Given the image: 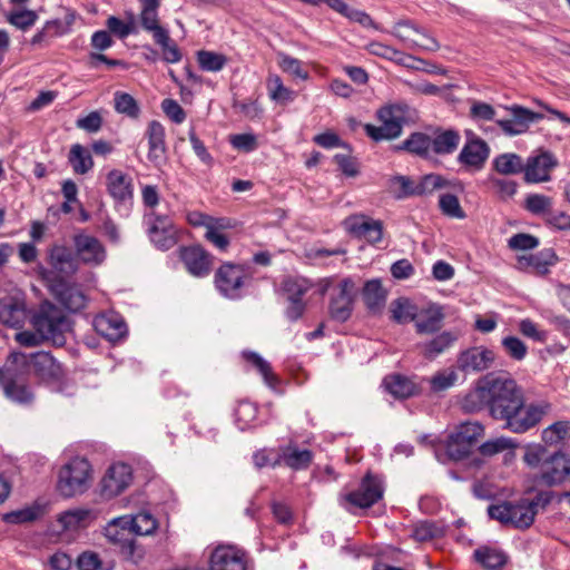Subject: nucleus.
I'll return each instance as SVG.
<instances>
[{
	"label": "nucleus",
	"mask_w": 570,
	"mask_h": 570,
	"mask_svg": "<svg viewBox=\"0 0 570 570\" xmlns=\"http://www.w3.org/2000/svg\"><path fill=\"white\" fill-rule=\"evenodd\" d=\"M460 140V134L454 129L436 132L434 137H431L432 154L450 155L456 150Z\"/></svg>",
	"instance_id": "obj_40"
},
{
	"label": "nucleus",
	"mask_w": 570,
	"mask_h": 570,
	"mask_svg": "<svg viewBox=\"0 0 570 570\" xmlns=\"http://www.w3.org/2000/svg\"><path fill=\"white\" fill-rule=\"evenodd\" d=\"M283 288L287 294V299H302L311 288V284L304 278L288 277L284 281Z\"/></svg>",
	"instance_id": "obj_60"
},
{
	"label": "nucleus",
	"mask_w": 570,
	"mask_h": 570,
	"mask_svg": "<svg viewBox=\"0 0 570 570\" xmlns=\"http://www.w3.org/2000/svg\"><path fill=\"white\" fill-rule=\"evenodd\" d=\"M473 556L485 570H501L508 561L502 550L487 546L478 548Z\"/></svg>",
	"instance_id": "obj_39"
},
{
	"label": "nucleus",
	"mask_w": 570,
	"mask_h": 570,
	"mask_svg": "<svg viewBox=\"0 0 570 570\" xmlns=\"http://www.w3.org/2000/svg\"><path fill=\"white\" fill-rule=\"evenodd\" d=\"M504 353L514 361H523L528 354V347L523 341L517 336H505L501 341Z\"/></svg>",
	"instance_id": "obj_56"
},
{
	"label": "nucleus",
	"mask_w": 570,
	"mask_h": 570,
	"mask_svg": "<svg viewBox=\"0 0 570 570\" xmlns=\"http://www.w3.org/2000/svg\"><path fill=\"white\" fill-rule=\"evenodd\" d=\"M523 395L513 379L491 373L478 380L475 387L465 395L463 407L468 412H476L487 406L493 419L504 421Z\"/></svg>",
	"instance_id": "obj_1"
},
{
	"label": "nucleus",
	"mask_w": 570,
	"mask_h": 570,
	"mask_svg": "<svg viewBox=\"0 0 570 570\" xmlns=\"http://www.w3.org/2000/svg\"><path fill=\"white\" fill-rule=\"evenodd\" d=\"M446 184L445 179L436 174L425 175L417 184H416V194L417 196L432 194L434 190L444 187Z\"/></svg>",
	"instance_id": "obj_64"
},
{
	"label": "nucleus",
	"mask_w": 570,
	"mask_h": 570,
	"mask_svg": "<svg viewBox=\"0 0 570 570\" xmlns=\"http://www.w3.org/2000/svg\"><path fill=\"white\" fill-rule=\"evenodd\" d=\"M127 518H116L110 521L106 529V538L114 544L119 546L120 553L129 561L138 563L144 558V550L137 546L129 524H126Z\"/></svg>",
	"instance_id": "obj_10"
},
{
	"label": "nucleus",
	"mask_w": 570,
	"mask_h": 570,
	"mask_svg": "<svg viewBox=\"0 0 570 570\" xmlns=\"http://www.w3.org/2000/svg\"><path fill=\"white\" fill-rule=\"evenodd\" d=\"M569 475L570 456L557 451L543 461L537 480L547 487H554L563 483Z\"/></svg>",
	"instance_id": "obj_18"
},
{
	"label": "nucleus",
	"mask_w": 570,
	"mask_h": 570,
	"mask_svg": "<svg viewBox=\"0 0 570 570\" xmlns=\"http://www.w3.org/2000/svg\"><path fill=\"white\" fill-rule=\"evenodd\" d=\"M355 284L352 278L342 279L334 288L330 302V314L333 320L345 322L353 311Z\"/></svg>",
	"instance_id": "obj_20"
},
{
	"label": "nucleus",
	"mask_w": 570,
	"mask_h": 570,
	"mask_svg": "<svg viewBox=\"0 0 570 570\" xmlns=\"http://www.w3.org/2000/svg\"><path fill=\"white\" fill-rule=\"evenodd\" d=\"M24 374L13 370V366L7 361L4 366L0 368V383L3 385L4 395L9 400L28 405L33 402L35 394L30 385L20 377Z\"/></svg>",
	"instance_id": "obj_13"
},
{
	"label": "nucleus",
	"mask_w": 570,
	"mask_h": 570,
	"mask_svg": "<svg viewBox=\"0 0 570 570\" xmlns=\"http://www.w3.org/2000/svg\"><path fill=\"white\" fill-rule=\"evenodd\" d=\"M537 512L538 510L532 508L529 499L503 501L488 508V514L491 519L521 530L528 529L533 523Z\"/></svg>",
	"instance_id": "obj_6"
},
{
	"label": "nucleus",
	"mask_w": 570,
	"mask_h": 570,
	"mask_svg": "<svg viewBox=\"0 0 570 570\" xmlns=\"http://www.w3.org/2000/svg\"><path fill=\"white\" fill-rule=\"evenodd\" d=\"M443 534L442 528L431 521L416 523L412 530V537L420 542L430 541Z\"/></svg>",
	"instance_id": "obj_58"
},
{
	"label": "nucleus",
	"mask_w": 570,
	"mask_h": 570,
	"mask_svg": "<svg viewBox=\"0 0 570 570\" xmlns=\"http://www.w3.org/2000/svg\"><path fill=\"white\" fill-rule=\"evenodd\" d=\"M114 107L118 114L136 119L140 115V108L137 100L129 94L116 91L114 95Z\"/></svg>",
	"instance_id": "obj_51"
},
{
	"label": "nucleus",
	"mask_w": 570,
	"mask_h": 570,
	"mask_svg": "<svg viewBox=\"0 0 570 570\" xmlns=\"http://www.w3.org/2000/svg\"><path fill=\"white\" fill-rule=\"evenodd\" d=\"M557 165L552 154L547 151L529 157L524 167V180L529 184L548 181L550 180V170Z\"/></svg>",
	"instance_id": "obj_29"
},
{
	"label": "nucleus",
	"mask_w": 570,
	"mask_h": 570,
	"mask_svg": "<svg viewBox=\"0 0 570 570\" xmlns=\"http://www.w3.org/2000/svg\"><path fill=\"white\" fill-rule=\"evenodd\" d=\"M511 114L510 119H499L497 125L507 136H518L527 132L531 124L543 119V115L534 112L519 105L507 107Z\"/></svg>",
	"instance_id": "obj_21"
},
{
	"label": "nucleus",
	"mask_w": 570,
	"mask_h": 570,
	"mask_svg": "<svg viewBox=\"0 0 570 570\" xmlns=\"http://www.w3.org/2000/svg\"><path fill=\"white\" fill-rule=\"evenodd\" d=\"M69 163L76 174L85 175L94 166L90 153L79 144L71 147L69 153Z\"/></svg>",
	"instance_id": "obj_48"
},
{
	"label": "nucleus",
	"mask_w": 570,
	"mask_h": 570,
	"mask_svg": "<svg viewBox=\"0 0 570 570\" xmlns=\"http://www.w3.org/2000/svg\"><path fill=\"white\" fill-rule=\"evenodd\" d=\"M196 56L197 62L200 69L204 71L218 72L227 63V57L223 53L208 50H199Z\"/></svg>",
	"instance_id": "obj_53"
},
{
	"label": "nucleus",
	"mask_w": 570,
	"mask_h": 570,
	"mask_svg": "<svg viewBox=\"0 0 570 570\" xmlns=\"http://www.w3.org/2000/svg\"><path fill=\"white\" fill-rule=\"evenodd\" d=\"M31 324L37 334L55 345L65 344V333L70 323L65 312L49 301H43L31 317Z\"/></svg>",
	"instance_id": "obj_4"
},
{
	"label": "nucleus",
	"mask_w": 570,
	"mask_h": 570,
	"mask_svg": "<svg viewBox=\"0 0 570 570\" xmlns=\"http://www.w3.org/2000/svg\"><path fill=\"white\" fill-rule=\"evenodd\" d=\"M553 200L542 194H530L525 198L524 208L533 215L543 216L544 219L552 210Z\"/></svg>",
	"instance_id": "obj_54"
},
{
	"label": "nucleus",
	"mask_w": 570,
	"mask_h": 570,
	"mask_svg": "<svg viewBox=\"0 0 570 570\" xmlns=\"http://www.w3.org/2000/svg\"><path fill=\"white\" fill-rule=\"evenodd\" d=\"M444 312L440 305L433 304L417 314L414 326L417 334H433L441 330Z\"/></svg>",
	"instance_id": "obj_31"
},
{
	"label": "nucleus",
	"mask_w": 570,
	"mask_h": 570,
	"mask_svg": "<svg viewBox=\"0 0 570 570\" xmlns=\"http://www.w3.org/2000/svg\"><path fill=\"white\" fill-rule=\"evenodd\" d=\"M570 438V422L557 421L542 430L541 439L546 445H557Z\"/></svg>",
	"instance_id": "obj_47"
},
{
	"label": "nucleus",
	"mask_w": 570,
	"mask_h": 570,
	"mask_svg": "<svg viewBox=\"0 0 570 570\" xmlns=\"http://www.w3.org/2000/svg\"><path fill=\"white\" fill-rule=\"evenodd\" d=\"M244 358L250 363L263 376L264 382L272 389H275L279 383L276 374H274L271 364L265 361L259 354L255 352H244Z\"/></svg>",
	"instance_id": "obj_46"
},
{
	"label": "nucleus",
	"mask_w": 570,
	"mask_h": 570,
	"mask_svg": "<svg viewBox=\"0 0 570 570\" xmlns=\"http://www.w3.org/2000/svg\"><path fill=\"white\" fill-rule=\"evenodd\" d=\"M38 20V14L33 10L23 9L12 11L7 14V21L16 28L26 31L31 28Z\"/></svg>",
	"instance_id": "obj_57"
},
{
	"label": "nucleus",
	"mask_w": 570,
	"mask_h": 570,
	"mask_svg": "<svg viewBox=\"0 0 570 570\" xmlns=\"http://www.w3.org/2000/svg\"><path fill=\"white\" fill-rule=\"evenodd\" d=\"M392 35L410 48H421L426 51H438L440 49V43L433 36L410 20L397 21L393 27Z\"/></svg>",
	"instance_id": "obj_14"
},
{
	"label": "nucleus",
	"mask_w": 570,
	"mask_h": 570,
	"mask_svg": "<svg viewBox=\"0 0 570 570\" xmlns=\"http://www.w3.org/2000/svg\"><path fill=\"white\" fill-rule=\"evenodd\" d=\"M180 259L190 275L200 278L210 274L214 264V256L200 245L181 247Z\"/></svg>",
	"instance_id": "obj_22"
},
{
	"label": "nucleus",
	"mask_w": 570,
	"mask_h": 570,
	"mask_svg": "<svg viewBox=\"0 0 570 570\" xmlns=\"http://www.w3.org/2000/svg\"><path fill=\"white\" fill-rule=\"evenodd\" d=\"M389 190L397 199L417 196L414 180L402 175H395L389 179Z\"/></svg>",
	"instance_id": "obj_49"
},
{
	"label": "nucleus",
	"mask_w": 570,
	"mask_h": 570,
	"mask_svg": "<svg viewBox=\"0 0 570 570\" xmlns=\"http://www.w3.org/2000/svg\"><path fill=\"white\" fill-rule=\"evenodd\" d=\"M247 279L246 269L238 264L224 263L215 273L214 284L216 289L226 298L238 299L242 297V288Z\"/></svg>",
	"instance_id": "obj_11"
},
{
	"label": "nucleus",
	"mask_w": 570,
	"mask_h": 570,
	"mask_svg": "<svg viewBox=\"0 0 570 570\" xmlns=\"http://www.w3.org/2000/svg\"><path fill=\"white\" fill-rule=\"evenodd\" d=\"M377 118L381 126L367 124L364 126L366 135L375 141L391 140L402 134L405 122V110L400 105H390L382 107L377 111Z\"/></svg>",
	"instance_id": "obj_9"
},
{
	"label": "nucleus",
	"mask_w": 570,
	"mask_h": 570,
	"mask_svg": "<svg viewBox=\"0 0 570 570\" xmlns=\"http://www.w3.org/2000/svg\"><path fill=\"white\" fill-rule=\"evenodd\" d=\"M47 263L48 267L38 268V276L43 285L52 284L55 288L60 285L58 281L72 276L79 269L73 249L62 244H53L47 249Z\"/></svg>",
	"instance_id": "obj_5"
},
{
	"label": "nucleus",
	"mask_w": 570,
	"mask_h": 570,
	"mask_svg": "<svg viewBox=\"0 0 570 570\" xmlns=\"http://www.w3.org/2000/svg\"><path fill=\"white\" fill-rule=\"evenodd\" d=\"M40 514L39 508L31 507L21 510L12 511L3 515V520L7 523L20 524L26 522H32L38 519Z\"/></svg>",
	"instance_id": "obj_63"
},
{
	"label": "nucleus",
	"mask_w": 570,
	"mask_h": 570,
	"mask_svg": "<svg viewBox=\"0 0 570 570\" xmlns=\"http://www.w3.org/2000/svg\"><path fill=\"white\" fill-rule=\"evenodd\" d=\"M125 523L130 525L132 534L149 535L157 529V521L149 512H139Z\"/></svg>",
	"instance_id": "obj_52"
},
{
	"label": "nucleus",
	"mask_w": 570,
	"mask_h": 570,
	"mask_svg": "<svg viewBox=\"0 0 570 570\" xmlns=\"http://www.w3.org/2000/svg\"><path fill=\"white\" fill-rule=\"evenodd\" d=\"M548 450L544 445L541 444H533L527 446L524 454H523V461L524 463L534 469L540 468L541 464H543V461L549 456Z\"/></svg>",
	"instance_id": "obj_62"
},
{
	"label": "nucleus",
	"mask_w": 570,
	"mask_h": 570,
	"mask_svg": "<svg viewBox=\"0 0 570 570\" xmlns=\"http://www.w3.org/2000/svg\"><path fill=\"white\" fill-rule=\"evenodd\" d=\"M106 187L116 204H128L134 198V180L129 174L119 169L110 170L106 176Z\"/></svg>",
	"instance_id": "obj_26"
},
{
	"label": "nucleus",
	"mask_w": 570,
	"mask_h": 570,
	"mask_svg": "<svg viewBox=\"0 0 570 570\" xmlns=\"http://www.w3.org/2000/svg\"><path fill=\"white\" fill-rule=\"evenodd\" d=\"M209 570H246V554L232 546H219L210 556Z\"/></svg>",
	"instance_id": "obj_25"
},
{
	"label": "nucleus",
	"mask_w": 570,
	"mask_h": 570,
	"mask_svg": "<svg viewBox=\"0 0 570 570\" xmlns=\"http://www.w3.org/2000/svg\"><path fill=\"white\" fill-rule=\"evenodd\" d=\"M91 466L88 460L75 458L61 466L58 474L57 490L65 498L83 493L90 481Z\"/></svg>",
	"instance_id": "obj_7"
},
{
	"label": "nucleus",
	"mask_w": 570,
	"mask_h": 570,
	"mask_svg": "<svg viewBox=\"0 0 570 570\" xmlns=\"http://www.w3.org/2000/svg\"><path fill=\"white\" fill-rule=\"evenodd\" d=\"M269 98L278 104L293 101L295 92L283 85L279 76L271 75L266 81Z\"/></svg>",
	"instance_id": "obj_50"
},
{
	"label": "nucleus",
	"mask_w": 570,
	"mask_h": 570,
	"mask_svg": "<svg viewBox=\"0 0 570 570\" xmlns=\"http://www.w3.org/2000/svg\"><path fill=\"white\" fill-rule=\"evenodd\" d=\"M559 261L558 255L552 248H543L535 254L520 255L517 257V268L520 271L532 269L538 276H546L550 272V267L554 266Z\"/></svg>",
	"instance_id": "obj_27"
},
{
	"label": "nucleus",
	"mask_w": 570,
	"mask_h": 570,
	"mask_svg": "<svg viewBox=\"0 0 570 570\" xmlns=\"http://www.w3.org/2000/svg\"><path fill=\"white\" fill-rule=\"evenodd\" d=\"M459 340V333L454 331H443L432 340L419 345L421 354L426 360H434Z\"/></svg>",
	"instance_id": "obj_32"
},
{
	"label": "nucleus",
	"mask_w": 570,
	"mask_h": 570,
	"mask_svg": "<svg viewBox=\"0 0 570 570\" xmlns=\"http://www.w3.org/2000/svg\"><path fill=\"white\" fill-rule=\"evenodd\" d=\"M494 362V353L484 346H473L458 355L456 367L463 373L488 370Z\"/></svg>",
	"instance_id": "obj_24"
},
{
	"label": "nucleus",
	"mask_w": 570,
	"mask_h": 570,
	"mask_svg": "<svg viewBox=\"0 0 570 570\" xmlns=\"http://www.w3.org/2000/svg\"><path fill=\"white\" fill-rule=\"evenodd\" d=\"M94 518L95 514L91 510L73 509L61 513L58 518V522L65 530H75L85 527Z\"/></svg>",
	"instance_id": "obj_45"
},
{
	"label": "nucleus",
	"mask_w": 570,
	"mask_h": 570,
	"mask_svg": "<svg viewBox=\"0 0 570 570\" xmlns=\"http://www.w3.org/2000/svg\"><path fill=\"white\" fill-rule=\"evenodd\" d=\"M141 11L139 22L141 28L151 33L154 42L161 49L163 59L168 63H177L181 60L178 46L169 36V31L160 24L158 17L159 0H140Z\"/></svg>",
	"instance_id": "obj_3"
},
{
	"label": "nucleus",
	"mask_w": 570,
	"mask_h": 570,
	"mask_svg": "<svg viewBox=\"0 0 570 570\" xmlns=\"http://www.w3.org/2000/svg\"><path fill=\"white\" fill-rule=\"evenodd\" d=\"M98 333L109 341H118L127 333V325L118 315H104L95 320Z\"/></svg>",
	"instance_id": "obj_36"
},
{
	"label": "nucleus",
	"mask_w": 570,
	"mask_h": 570,
	"mask_svg": "<svg viewBox=\"0 0 570 570\" xmlns=\"http://www.w3.org/2000/svg\"><path fill=\"white\" fill-rule=\"evenodd\" d=\"M60 283L56 288L52 284H45L49 293L61 304L65 308L71 312H78L86 305V296L81 289L70 284L67 278L58 281Z\"/></svg>",
	"instance_id": "obj_28"
},
{
	"label": "nucleus",
	"mask_w": 570,
	"mask_h": 570,
	"mask_svg": "<svg viewBox=\"0 0 570 570\" xmlns=\"http://www.w3.org/2000/svg\"><path fill=\"white\" fill-rule=\"evenodd\" d=\"M490 146L473 132H468L466 141L458 155V163L464 168L479 171L490 157Z\"/></svg>",
	"instance_id": "obj_16"
},
{
	"label": "nucleus",
	"mask_w": 570,
	"mask_h": 570,
	"mask_svg": "<svg viewBox=\"0 0 570 570\" xmlns=\"http://www.w3.org/2000/svg\"><path fill=\"white\" fill-rule=\"evenodd\" d=\"M279 460L293 470H305L313 460V453L306 449L299 450L295 444L289 443L281 449Z\"/></svg>",
	"instance_id": "obj_37"
},
{
	"label": "nucleus",
	"mask_w": 570,
	"mask_h": 570,
	"mask_svg": "<svg viewBox=\"0 0 570 570\" xmlns=\"http://www.w3.org/2000/svg\"><path fill=\"white\" fill-rule=\"evenodd\" d=\"M384 385L393 396L399 399H407L419 393L416 384L400 374L386 376Z\"/></svg>",
	"instance_id": "obj_42"
},
{
	"label": "nucleus",
	"mask_w": 570,
	"mask_h": 570,
	"mask_svg": "<svg viewBox=\"0 0 570 570\" xmlns=\"http://www.w3.org/2000/svg\"><path fill=\"white\" fill-rule=\"evenodd\" d=\"M72 243L78 264L98 266L105 262L107 252L97 237L86 233H77L72 237Z\"/></svg>",
	"instance_id": "obj_17"
},
{
	"label": "nucleus",
	"mask_w": 570,
	"mask_h": 570,
	"mask_svg": "<svg viewBox=\"0 0 570 570\" xmlns=\"http://www.w3.org/2000/svg\"><path fill=\"white\" fill-rule=\"evenodd\" d=\"M8 363L20 373L32 374L45 383H57L63 377L62 365L50 352L39 351L35 353L11 352Z\"/></svg>",
	"instance_id": "obj_2"
},
{
	"label": "nucleus",
	"mask_w": 570,
	"mask_h": 570,
	"mask_svg": "<svg viewBox=\"0 0 570 570\" xmlns=\"http://www.w3.org/2000/svg\"><path fill=\"white\" fill-rule=\"evenodd\" d=\"M146 136L149 147L148 159L158 164L166 154L165 128L159 121L151 120L148 124Z\"/></svg>",
	"instance_id": "obj_33"
},
{
	"label": "nucleus",
	"mask_w": 570,
	"mask_h": 570,
	"mask_svg": "<svg viewBox=\"0 0 570 570\" xmlns=\"http://www.w3.org/2000/svg\"><path fill=\"white\" fill-rule=\"evenodd\" d=\"M383 492L382 480L377 475L367 472L362 479L358 489L346 493L343 498L354 507L366 509L380 501Z\"/></svg>",
	"instance_id": "obj_15"
},
{
	"label": "nucleus",
	"mask_w": 570,
	"mask_h": 570,
	"mask_svg": "<svg viewBox=\"0 0 570 570\" xmlns=\"http://www.w3.org/2000/svg\"><path fill=\"white\" fill-rule=\"evenodd\" d=\"M397 150H405L412 155L429 159L432 157L431 136L424 132H413L402 145L397 146Z\"/></svg>",
	"instance_id": "obj_38"
},
{
	"label": "nucleus",
	"mask_w": 570,
	"mask_h": 570,
	"mask_svg": "<svg viewBox=\"0 0 570 570\" xmlns=\"http://www.w3.org/2000/svg\"><path fill=\"white\" fill-rule=\"evenodd\" d=\"M391 318L397 324L414 322L417 307L406 297H399L390 304Z\"/></svg>",
	"instance_id": "obj_43"
},
{
	"label": "nucleus",
	"mask_w": 570,
	"mask_h": 570,
	"mask_svg": "<svg viewBox=\"0 0 570 570\" xmlns=\"http://www.w3.org/2000/svg\"><path fill=\"white\" fill-rule=\"evenodd\" d=\"M27 318L26 302L20 297L0 299V322L9 327H21Z\"/></svg>",
	"instance_id": "obj_30"
},
{
	"label": "nucleus",
	"mask_w": 570,
	"mask_h": 570,
	"mask_svg": "<svg viewBox=\"0 0 570 570\" xmlns=\"http://www.w3.org/2000/svg\"><path fill=\"white\" fill-rule=\"evenodd\" d=\"M144 222L148 236L157 248L168 250L177 244V229L169 216L148 212L144 216Z\"/></svg>",
	"instance_id": "obj_12"
},
{
	"label": "nucleus",
	"mask_w": 570,
	"mask_h": 570,
	"mask_svg": "<svg viewBox=\"0 0 570 570\" xmlns=\"http://www.w3.org/2000/svg\"><path fill=\"white\" fill-rule=\"evenodd\" d=\"M492 166L497 173L508 176L524 173L525 164L519 155L504 153L493 159Z\"/></svg>",
	"instance_id": "obj_44"
},
{
	"label": "nucleus",
	"mask_w": 570,
	"mask_h": 570,
	"mask_svg": "<svg viewBox=\"0 0 570 570\" xmlns=\"http://www.w3.org/2000/svg\"><path fill=\"white\" fill-rule=\"evenodd\" d=\"M132 480L130 465L126 463H115L105 473L100 481V495L109 500L124 492Z\"/></svg>",
	"instance_id": "obj_19"
},
{
	"label": "nucleus",
	"mask_w": 570,
	"mask_h": 570,
	"mask_svg": "<svg viewBox=\"0 0 570 570\" xmlns=\"http://www.w3.org/2000/svg\"><path fill=\"white\" fill-rule=\"evenodd\" d=\"M200 220H191L195 226L206 227L205 238L220 250H225L229 245L226 235L218 232V228L226 227L224 219H216L208 215H198Z\"/></svg>",
	"instance_id": "obj_34"
},
{
	"label": "nucleus",
	"mask_w": 570,
	"mask_h": 570,
	"mask_svg": "<svg viewBox=\"0 0 570 570\" xmlns=\"http://www.w3.org/2000/svg\"><path fill=\"white\" fill-rule=\"evenodd\" d=\"M551 405L548 402L525 403V399L517 405V409L510 413L504 422V429L522 434L537 426L541 420L550 412Z\"/></svg>",
	"instance_id": "obj_8"
},
{
	"label": "nucleus",
	"mask_w": 570,
	"mask_h": 570,
	"mask_svg": "<svg viewBox=\"0 0 570 570\" xmlns=\"http://www.w3.org/2000/svg\"><path fill=\"white\" fill-rule=\"evenodd\" d=\"M363 299L366 307L373 312H380L386 301V291L383 288L381 281H367L363 288Z\"/></svg>",
	"instance_id": "obj_41"
},
{
	"label": "nucleus",
	"mask_w": 570,
	"mask_h": 570,
	"mask_svg": "<svg viewBox=\"0 0 570 570\" xmlns=\"http://www.w3.org/2000/svg\"><path fill=\"white\" fill-rule=\"evenodd\" d=\"M442 213L446 216L463 219L465 213L462 209L458 197L453 194H442L439 199Z\"/></svg>",
	"instance_id": "obj_59"
},
{
	"label": "nucleus",
	"mask_w": 570,
	"mask_h": 570,
	"mask_svg": "<svg viewBox=\"0 0 570 570\" xmlns=\"http://www.w3.org/2000/svg\"><path fill=\"white\" fill-rule=\"evenodd\" d=\"M344 226L348 233L371 244H377L383 238V223L363 214L348 216L344 220Z\"/></svg>",
	"instance_id": "obj_23"
},
{
	"label": "nucleus",
	"mask_w": 570,
	"mask_h": 570,
	"mask_svg": "<svg viewBox=\"0 0 570 570\" xmlns=\"http://www.w3.org/2000/svg\"><path fill=\"white\" fill-rule=\"evenodd\" d=\"M371 52L389 59L400 66L411 68V69H420V67L416 65L417 62H423V60L417 59L411 55L404 53L391 46L383 45L380 42H373L370 45Z\"/></svg>",
	"instance_id": "obj_35"
},
{
	"label": "nucleus",
	"mask_w": 570,
	"mask_h": 570,
	"mask_svg": "<svg viewBox=\"0 0 570 570\" xmlns=\"http://www.w3.org/2000/svg\"><path fill=\"white\" fill-rule=\"evenodd\" d=\"M453 434L461 442L472 448L482 436L483 426L478 422H465L459 425Z\"/></svg>",
	"instance_id": "obj_55"
},
{
	"label": "nucleus",
	"mask_w": 570,
	"mask_h": 570,
	"mask_svg": "<svg viewBox=\"0 0 570 570\" xmlns=\"http://www.w3.org/2000/svg\"><path fill=\"white\" fill-rule=\"evenodd\" d=\"M539 246V238L527 233H518L508 239V247L512 250H531Z\"/></svg>",
	"instance_id": "obj_61"
}]
</instances>
